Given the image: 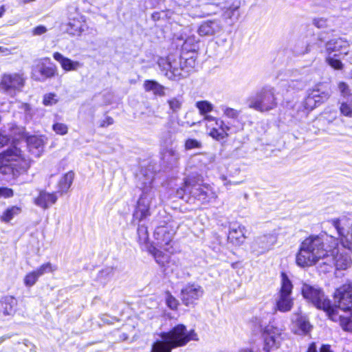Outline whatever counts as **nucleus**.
Wrapping results in <instances>:
<instances>
[{
  "label": "nucleus",
  "mask_w": 352,
  "mask_h": 352,
  "mask_svg": "<svg viewBox=\"0 0 352 352\" xmlns=\"http://www.w3.org/2000/svg\"><path fill=\"white\" fill-rule=\"evenodd\" d=\"M331 268L345 270L351 265V259L343 252H340L338 241L328 236L325 241L319 236H310L300 245L296 255V263L300 267L314 266L320 261Z\"/></svg>",
  "instance_id": "obj_1"
},
{
  "label": "nucleus",
  "mask_w": 352,
  "mask_h": 352,
  "mask_svg": "<svg viewBox=\"0 0 352 352\" xmlns=\"http://www.w3.org/2000/svg\"><path fill=\"white\" fill-rule=\"evenodd\" d=\"M31 164L30 158L16 145L0 153V175L17 177L26 173Z\"/></svg>",
  "instance_id": "obj_2"
},
{
  "label": "nucleus",
  "mask_w": 352,
  "mask_h": 352,
  "mask_svg": "<svg viewBox=\"0 0 352 352\" xmlns=\"http://www.w3.org/2000/svg\"><path fill=\"white\" fill-rule=\"evenodd\" d=\"M197 56L194 53H182L180 56H168L162 59L159 65L164 75L170 80H177L187 77L196 65Z\"/></svg>",
  "instance_id": "obj_3"
},
{
  "label": "nucleus",
  "mask_w": 352,
  "mask_h": 352,
  "mask_svg": "<svg viewBox=\"0 0 352 352\" xmlns=\"http://www.w3.org/2000/svg\"><path fill=\"white\" fill-rule=\"evenodd\" d=\"M162 340L156 341L151 352H171L173 349L186 345L190 340H197L193 330L187 331L183 324H178L168 332L162 333Z\"/></svg>",
  "instance_id": "obj_4"
},
{
  "label": "nucleus",
  "mask_w": 352,
  "mask_h": 352,
  "mask_svg": "<svg viewBox=\"0 0 352 352\" xmlns=\"http://www.w3.org/2000/svg\"><path fill=\"white\" fill-rule=\"evenodd\" d=\"M162 340L156 341L151 352H171L173 349L186 345L190 340H197L193 330L187 331L183 324H178L168 332L162 333Z\"/></svg>",
  "instance_id": "obj_5"
},
{
  "label": "nucleus",
  "mask_w": 352,
  "mask_h": 352,
  "mask_svg": "<svg viewBox=\"0 0 352 352\" xmlns=\"http://www.w3.org/2000/svg\"><path fill=\"white\" fill-rule=\"evenodd\" d=\"M138 242L141 248L146 251L155 259V262L162 267L167 264V273L175 272L181 267L179 261L170 260V256L164 254L162 251L156 248L152 243L149 242L147 228L144 225H139L138 228Z\"/></svg>",
  "instance_id": "obj_6"
},
{
  "label": "nucleus",
  "mask_w": 352,
  "mask_h": 352,
  "mask_svg": "<svg viewBox=\"0 0 352 352\" xmlns=\"http://www.w3.org/2000/svg\"><path fill=\"white\" fill-rule=\"evenodd\" d=\"M301 292L307 301L311 302L317 309L324 311L331 320L336 321L340 318L337 314V309L331 306L330 300L320 288L303 283Z\"/></svg>",
  "instance_id": "obj_7"
},
{
  "label": "nucleus",
  "mask_w": 352,
  "mask_h": 352,
  "mask_svg": "<svg viewBox=\"0 0 352 352\" xmlns=\"http://www.w3.org/2000/svg\"><path fill=\"white\" fill-rule=\"evenodd\" d=\"M349 43L342 38H333L325 44L324 54L327 63L332 68L340 70L343 64L338 58L341 55H347Z\"/></svg>",
  "instance_id": "obj_8"
},
{
  "label": "nucleus",
  "mask_w": 352,
  "mask_h": 352,
  "mask_svg": "<svg viewBox=\"0 0 352 352\" xmlns=\"http://www.w3.org/2000/svg\"><path fill=\"white\" fill-rule=\"evenodd\" d=\"M204 123L208 135L217 141L222 140L229 135L231 127L228 124L221 118L215 116H206L199 122L197 124ZM197 122H187L188 126L196 125Z\"/></svg>",
  "instance_id": "obj_9"
},
{
  "label": "nucleus",
  "mask_w": 352,
  "mask_h": 352,
  "mask_svg": "<svg viewBox=\"0 0 352 352\" xmlns=\"http://www.w3.org/2000/svg\"><path fill=\"white\" fill-rule=\"evenodd\" d=\"M248 106L260 112H265L276 107L272 88L265 87L247 100Z\"/></svg>",
  "instance_id": "obj_10"
},
{
  "label": "nucleus",
  "mask_w": 352,
  "mask_h": 352,
  "mask_svg": "<svg viewBox=\"0 0 352 352\" xmlns=\"http://www.w3.org/2000/svg\"><path fill=\"white\" fill-rule=\"evenodd\" d=\"M151 184V182H150L148 185H146L142 189V193L138 201L133 213L134 221L140 222L150 215V207L155 201L154 190Z\"/></svg>",
  "instance_id": "obj_11"
},
{
  "label": "nucleus",
  "mask_w": 352,
  "mask_h": 352,
  "mask_svg": "<svg viewBox=\"0 0 352 352\" xmlns=\"http://www.w3.org/2000/svg\"><path fill=\"white\" fill-rule=\"evenodd\" d=\"M293 285L286 274H281V287L276 300L277 309L281 312H287L293 307V298L291 297Z\"/></svg>",
  "instance_id": "obj_12"
},
{
  "label": "nucleus",
  "mask_w": 352,
  "mask_h": 352,
  "mask_svg": "<svg viewBox=\"0 0 352 352\" xmlns=\"http://www.w3.org/2000/svg\"><path fill=\"white\" fill-rule=\"evenodd\" d=\"M331 223L338 232L342 245L352 251V220L343 216L332 219Z\"/></svg>",
  "instance_id": "obj_13"
},
{
  "label": "nucleus",
  "mask_w": 352,
  "mask_h": 352,
  "mask_svg": "<svg viewBox=\"0 0 352 352\" xmlns=\"http://www.w3.org/2000/svg\"><path fill=\"white\" fill-rule=\"evenodd\" d=\"M265 352H277L284 339L283 331L273 325H267L263 333Z\"/></svg>",
  "instance_id": "obj_14"
},
{
  "label": "nucleus",
  "mask_w": 352,
  "mask_h": 352,
  "mask_svg": "<svg viewBox=\"0 0 352 352\" xmlns=\"http://www.w3.org/2000/svg\"><path fill=\"white\" fill-rule=\"evenodd\" d=\"M184 191L189 193L202 204L213 203L217 198V195L210 186L195 184L191 186L186 182Z\"/></svg>",
  "instance_id": "obj_15"
},
{
  "label": "nucleus",
  "mask_w": 352,
  "mask_h": 352,
  "mask_svg": "<svg viewBox=\"0 0 352 352\" xmlns=\"http://www.w3.org/2000/svg\"><path fill=\"white\" fill-rule=\"evenodd\" d=\"M173 236L174 232L167 225L158 226L153 234L157 245L160 248V250L162 251V249H163L168 256L170 254H173L174 251L171 245Z\"/></svg>",
  "instance_id": "obj_16"
},
{
  "label": "nucleus",
  "mask_w": 352,
  "mask_h": 352,
  "mask_svg": "<svg viewBox=\"0 0 352 352\" xmlns=\"http://www.w3.org/2000/svg\"><path fill=\"white\" fill-rule=\"evenodd\" d=\"M334 297L338 300L340 309L352 314V283L344 285L336 289Z\"/></svg>",
  "instance_id": "obj_17"
},
{
  "label": "nucleus",
  "mask_w": 352,
  "mask_h": 352,
  "mask_svg": "<svg viewBox=\"0 0 352 352\" xmlns=\"http://www.w3.org/2000/svg\"><path fill=\"white\" fill-rule=\"evenodd\" d=\"M277 241L274 234H265L255 238L252 243L251 249L256 254H263L272 248Z\"/></svg>",
  "instance_id": "obj_18"
},
{
  "label": "nucleus",
  "mask_w": 352,
  "mask_h": 352,
  "mask_svg": "<svg viewBox=\"0 0 352 352\" xmlns=\"http://www.w3.org/2000/svg\"><path fill=\"white\" fill-rule=\"evenodd\" d=\"M203 295L202 287L196 283H188L181 291V299L187 306L195 304Z\"/></svg>",
  "instance_id": "obj_19"
},
{
  "label": "nucleus",
  "mask_w": 352,
  "mask_h": 352,
  "mask_svg": "<svg viewBox=\"0 0 352 352\" xmlns=\"http://www.w3.org/2000/svg\"><path fill=\"white\" fill-rule=\"evenodd\" d=\"M67 26V32L72 36H80L88 28L84 16L78 13L69 18Z\"/></svg>",
  "instance_id": "obj_20"
},
{
  "label": "nucleus",
  "mask_w": 352,
  "mask_h": 352,
  "mask_svg": "<svg viewBox=\"0 0 352 352\" xmlns=\"http://www.w3.org/2000/svg\"><path fill=\"white\" fill-rule=\"evenodd\" d=\"M53 58L60 64V67L65 72H77L83 67L82 63L72 60L58 52L53 54Z\"/></svg>",
  "instance_id": "obj_21"
},
{
  "label": "nucleus",
  "mask_w": 352,
  "mask_h": 352,
  "mask_svg": "<svg viewBox=\"0 0 352 352\" xmlns=\"http://www.w3.org/2000/svg\"><path fill=\"white\" fill-rule=\"evenodd\" d=\"M57 68L55 65H45L41 60L32 70L33 78L39 81L52 78L56 75Z\"/></svg>",
  "instance_id": "obj_22"
},
{
  "label": "nucleus",
  "mask_w": 352,
  "mask_h": 352,
  "mask_svg": "<svg viewBox=\"0 0 352 352\" xmlns=\"http://www.w3.org/2000/svg\"><path fill=\"white\" fill-rule=\"evenodd\" d=\"M245 226L239 223H233L230 228L228 238L232 244L239 245L245 241Z\"/></svg>",
  "instance_id": "obj_23"
},
{
  "label": "nucleus",
  "mask_w": 352,
  "mask_h": 352,
  "mask_svg": "<svg viewBox=\"0 0 352 352\" xmlns=\"http://www.w3.org/2000/svg\"><path fill=\"white\" fill-rule=\"evenodd\" d=\"M293 331L298 335L308 333L311 328V324L305 316L300 314H294L292 316Z\"/></svg>",
  "instance_id": "obj_24"
},
{
  "label": "nucleus",
  "mask_w": 352,
  "mask_h": 352,
  "mask_svg": "<svg viewBox=\"0 0 352 352\" xmlns=\"http://www.w3.org/2000/svg\"><path fill=\"white\" fill-rule=\"evenodd\" d=\"M57 199L58 197L56 192L41 191L38 196L35 198L34 204L43 209H47L54 204Z\"/></svg>",
  "instance_id": "obj_25"
},
{
  "label": "nucleus",
  "mask_w": 352,
  "mask_h": 352,
  "mask_svg": "<svg viewBox=\"0 0 352 352\" xmlns=\"http://www.w3.org/2000/svg\"><path fill=\"white\" fill-rule=\"evenodd\" d=\"M26 143L29 151L34 156L39 157L44 148L43 139L37 135H31L27 138Z\"/></svg>",
  "instance_id": "obj_26"
},
{
  "label": "nucleus",
  "mask_w": 352,
  "mask_h": 352,
  "mask_svg": "<svg viewBox=\"0 0 352 352\" xmlns=\"http://www.w3.org/2000/svg\"><path fill=\"white\" fill-rule=\"evenodd\" d=\"M221 30V24L217 21H208L202 23L199 29L198 34L201 36H211L219 32Z\"/></svg>",
  "instance_id": "obj_27"
},
{
  "label": "nucleus",
  "mask_w": 352,
  "mask_h": 352,
  "mask_svg": "<svg viewBox=\"0 0 352 352\" xmlns=\"http://www.w3.org/2000/svg\"><path fill=\"white\" fill-rule=\"evenodd\" d=\"M23 212L21 205L9 206L0 213V221L4 223H10L14 217L20 215Z\"/></svg>",
  "instance_id": "obj_28"
},
{
  "label": "nucleus",
  "mask_w": 352,
  "mask_h": 352,
  "mask_svg": "<svg viewBox=\"0 0 352 352\" xmlns=\"http://www.w3.org/2000/svg\"><path fill=\"white\" fill-rule=\"evenodd\" d=\"M17 305V300L12 296H6L0 302V311L4 315H12Z\"/></svg>",
  "instance_id": "obj_29"
},
{
  "label": "nucleus",
  "mask_w": 352,
  "mask_h": 352,
  "mask_svg": "<svg viewBox=\"0 0 352 352\" xmlns=\"http://www.w3.org/2000/svg\"><path fill=\"white\" fill-rule=\"evenodd\" d=\"M146 91H151L156 96H163L165 95L164 87L154 80H146L144 83Z\"/></svg>",
  "instance_id": "obj_30"
},
{
  "label": "nucleus",
  "mask_w": 352,
  "mask_h": 352,
  "mask_svg": "<svg viewBox=\"0 0 352 352\" xmlns=\"http://www.w3.org/2000/svg\"><path fill=\"white\" fill-rule=\"evenodd\" d=\"M74 178V173L69 171L65 173L58 182V190L61 193L66 192L70 188Z\"/></svg>",
  "instance_id": "obj_31"
},
{
  "label": "nucleus",
  "mask_w": 352,
  "mask_h": 352,
  "mask_svg": "<svg viewBox=\"0 0 352 352\" xmlns=\"http://www.w3.org/2000/svg\"><path fill=\"white\" fill-rule=\"evenodd\" d=\"M195 107L198 109L199 113L203 118L206 116H212L209 113L213 111L214 105L208 100H200L195 103Z\"/></svg>",
  "instance_id": "obj_32"
},
{
  "label": "nucleus",
  "mask_w": 352,
  "mask_h": 352,
  "mask_svg": "<svg viewBox=\"0 0 352 352\" xmlns=\"http://www.w3.org/2000/svg\"><path fill=\"white\" fill-rule=\"evenodd\" d=\"M239 5L236 6H232L229 8H228L223 14V17L226 20L230 19L232 22V23H234L236 21L238 20L239 17Z\"/></svg>",
  "instance_id": "obj_33"
},
{
  "label": "nucleus",
  "mask_w": 352,
  "mask_h": 352,
  "mask_svg": "<svg viewBox=\"0 0 352 352\" xmlns=\"http://www.w3.org/2000/svg\"><path fill=\"white\" fill-rule=\"evenodd\" d=\"M219 108L225 118L233 120H237L241 113L240 111L231 108L226 104H221Z\"/></svg>",
  "instance_id": "obj_34"
},
{
  "label": "nucleus",
  "mask_w": 352,
  "mask_h": 352,
  "mask_svg": "<svg viewBox=\"0 0 352 352\" xmlns=\"http://www.w3.org/2000/svg\"><path fill=\"white\" fill-rule=\"evenodd\" d=\"M197 41L196 40L195 36L189 37L184 41L183 45V52L182 53H192L194 52L196 55V49H197Z\"/></svg>",
  "instance_id": "obj_35"
},
{
  "label": "nucleus",
  "mask_w": 352,
  "mask_h": 352,
  "mask_svg": "<svg viewBox=\"0 0 352 352\" xmlns=\"http://www.w3.org/2000/svg\"><path fill=\"white\" fill-rule=\"evenodd\" d=\"M180 157L179 153L172 148H167L164 153L163 158L167 160V163L173 164L177 162Z\"/></svg>",
  "instance_id": "obj_36"
},
{
  "label": "nucleus",
  "mask_w": 352,
  "mask_h": 352,
  "mask_svg": "<svg viewBox=\"0 0 352 352\" xmlns=\"http://www.w3.org/2000/svg\"><path fill=\"white\" fill-rule=\"evenodd\" d=\"M56 266L52 265L50 263H46L41 265L38 268L34 270L36 274L39 278L40 276L44 275L46 273L53 272L56 270Z\"/></svg>",
  "instance_id": "obj_37"
},
{
  "label": "nucleus",
  "mask_w": 352,
  "mask_h": 352,
  "mask_svg": "<svg viewBox=\"0 0 352 352\" xmlns=\"http://www.w3.org/2000/svg\"><path fill=\"white\" fill-rule=\"evenodd\" d=\"M167 102L170 109L173 113H176L182 109L183 104V99L182 97H174L168 100Z\"/></svg>",
  "instance_id": "obj_38"
},
{
  "label": "nucleus",
  "mask_w": 352,
  "mask_h": 352,
  "mask_svg": "<svg viewBox=\"0 0 352 352\" xmlns=\"http://www.w3.org/2000/svg\"><path fill=\"white\" fill-rule=\"evenodd\" d=\"M340 111L342 115L351 118L352 117V100L342 101L340 102Z\"/></svg>",
  "instance_id": "obj_39"
},
{
  "label": "nucleus",
  "mask_w": 352,
  "mask_h": 352,
  "mask_svg": "<svg viewBox=\"0 0 352 352\" xmlns=\"http://www.w3.org/2000/svg\"><path fill=\"white\" fill-rule=\"evenodd\" d=\"M202 147V143L201 141L193 139V138H188L184 142V148L186 151L192 150V149H199Z\"/></svg>",
  "instance_id": "obj_40"
},
{
  "label": "nucleus",
  "mask_w": 352,
  "mask_h": 352,
  "mask_svg": "<svg viewBox=\"0 0 352 352\" xmlns=\"http://www.w3.org/2000/svg\"><path fill=\"white\" fill-rule=\"evenodd\" d=\"M316 93H310L308 96L306 98L305 100V107L308 110H312L317 105V101H319V99H316Z\"/></svg>",
  "instance_id": "obj_41"
},
{
  "label": "nucleus",
  "mask_w": 352,
  "mask_h": 352,
  "mask_svg": "<svg viewBox=\"0 0 352 352\" xmlns=\"http://www.w3.org/2000/svg\"><path fill=\"white\" fill-rule=\"evenodd\" d=\"M59 100L58 96L54 93L46 94L43 96V104L45 106H52L56 104Z\"/></svg>",
  "instance_id": "obj_42"
},
{
  "label": "nucleus",
  "mask_w": 352,
  "mask_h": 352,
  "mask_svg": "<svg viewBox=\"0 0 352 352\" xmlns=\"http://www.w3.org/2000/svg\"><path fill=\"white\" fill-rule=\"evenodd\" d=\"M5 92L1 90L0 92V111L1 112H7L9 111L11 107V102L8 101L6 98V96L8 95V94H4Z\"/></svg>",
  "instance_id": "obj_43"
},
{
  "label": "nucleus",
  "mask_w": 352,
  "mask_h": 352,
  "mask_svg": "<svg viewBox=\"0 0 352 352\" xmlns=\"http://www.w3.org/2000/svg\"><path fill=\"white\" fill-rule=\"evenodd\" d=\"M38 277L34 271L28 273L24 278V284L26 287H32L38 280Z\"/></svg>",
  "instance_id": "obj_44"
},
{
  "label": "nucleus",
  "mask_w": 352,
  "mask_h": 352,
  "mask_svg": "<svg viewBox=\"0 0 352 352\" xmlns=\"http://www.w3.org/2000/svg\"><path fill=\"white\" fill-rule=\"evenodd\" d=\"M53 131L58 135H64L68 132L67 124L60 122H55L52 126Z\"/></svg>",
  "instance_id": "obj_45"
},
{
  "label": "nucleus",
  "mask_w": 352,
  "mask_h": 352,
  "mask_svg": "<svg viewBox=\"0 0 352 352\" xmlns=\"http://www.w3.org/2000/svg\"><path fill=\"white\" fill-rule=\"evenodd\" d=\"M15 131H19V133H21L23 129L14 128L12 129V133L10 134L6 133L5 131L3 132V133H0V147L6 144L10 141L11 137H12L13 134L15 133Z\"/></svg>",
  "instance_id": "obj_46"
},
{
  "label": "nucleus",
  "mask_w": 352,
  "mask_h": 352,
  "mask_svg": "<svg viewBox=\"0 0 352 352\" xmlns=\"http://www.w3.org/2000/svg\"><path fill=\"white\" fill-rule=\"evenodd\" d=\"M18 107L23 113L26 118H31L32 116V108L28 103L18 102Z\"/></svg>",
  "instance_id": "obj_47"
},
{
  "label": "nucleus",
  "mask_w": 352,
  "mask_h": 352,
  "mask_svg": "<svg viewBox=\"0 0 352 352\" xmlns=\"http://www.w3.org/2000/svg\"><path fill=\"white\" fill-rule=\"evenodd\" d=\"M338 89L343 98H348L351 95L348 85L344 82H340L338 83Z\"/></svg>",
  "instance_id": "obj_48"
},
{
  "label": "nucleus",
  "mask_w": 352,
  "mask_h": 352,
  "mask_svg": "<svg viewBox=\"0 0 352 352\" xmlns=\"http://www.w3.org/2000/svg\"><path fill=\"white\" fill-rule=\"evenodd\" d=\"M311 93H316V99H319V101H317L318 104L327 100L330 96V93L328 91H322L321 92V91H320V90H313Z\"/></svg>",
  "instance_id": "obj_49"
},
{
  "label": "nucleus",
  "mask_w": 352,
  "mask_h": 352,
  "mask_svg": "<svg viewBox=\"0 0 352 352\" xmlns=\"http://www.w3.org/2000/svg\"><path fill=\"white\" fill-rule=\"evenodd\" d=\"M314 25L318 28H326L329 25V21L324 18H316L313 20Z\"/></svg>",
  "instance_id": "obj_50"
},
{
  "label": "nucleus",
  "mask_w": 352,
  "mask_h": 352,
  "mask_svg": "<svg viewBox=\"0 0 352 352\" xmlns=\"http://www.w3.org/2000/svg\"><path fill=\"white\" fill-rule=\"evenodd\" d=\"M14 196V191L12 189L8 187H0V199L1 198H10Z\"/></svg>",
  "instance_id": "obj_51"
},
{
  "label": "nucleus",
  "mask_w": 352,
  "mask_h": 352,
  "mask_svg": "<svg viewBox=\"0 0 352 352\" xmlns=\"http://www.w3.org/2000/svg\"><path fill=\"white\" fill-rule=\"evenodd\" d=\"M166 304L168 307H170L171 309H175L177 307L178 301L175 298H174L172 295L168 293L166 297Z\"/></svg>",
  "instance_id": "obj_52"
},
{
  "label": "nucleus",
  "mask_w": 352,
  "mask_h": 352,
  "mask_svg": "<svg viewBox=\"0 0 352 352\" xmlns=\"http://www.w3.org/2000/svg\"><path fill=\"white\" fill-rule=\"evenodd\" d=\"M341 324L342 328L345 331H352V319L351 318H343L341 320Z\"/></svg>",
  "instance_id": "obj_53"
},
{
  "label": "nucleus",
  "mask_w": 352,
  "mask_h": 352,
  "mask_svg": "<svg viewBox=\"0 0 352 352\" xmlns=\"http://www.w3.org/2000/svg\"><path fill=\"white\" fill-rule=\"evenodd\" d=\"M15 50V47L8 48L6 47L0 46V54L2 56H8L12 54Z\"/></svg>",
  "instance_id": "obj_54"
},
{
  "label": "nucleus",
  "mask_w": 352,
  "mask_h": 352,
  "mask_svg": "<svg viewBox=\"0 0 352 352\" xmlns=\"http://www.w3.org/2000/svg\"><path fill=\"white\" fill-rule=\"evenodd\" d=\"M47 32V28L43 25H38L33 29L32 33L34 35H41Z\"/></svg>",
  "instance_id": "obj_55"
},
{
  "label": "nucleus",
  "mask_w": 352,
  "mask_h": 352,
  "mask_svg": "<svg viewBox=\"0 0 352 352\" xmlns=\"http://www.w3.org/2000/svg\"><path fill=\"white\" fill-rule=\"evenodd\" d=\"M113 123V120L111 117H106L103 120L100 122V126L107 127L109 125H111Z\"/></svg>",
  "instance_id": "obj_56"
},
{
  "label": "nucleus",
  "mask_w": 352,
  "mask_h": 352,
  "mask_svg": "<svg viewBox=\"0 0 352 352\" xmlns=\"http://www.w3.org/2000/svg\"><path fill=\"white\" fill-rule=\"evenodd\" d=\"M101 320L104 322V323L111 324L113 322L116 318L109 317L107 315H102L101 316Z\"/></svg>",
  "instance_id": "obj_57"
},
{
  "label": "nucleus",
  "mask_w": 352,
  "mask_h": 352,
  "mask_svg": "<svg viewBox=\"0 0 352 352\" xmlns=\"http://www.w3.org/2000/svg\"><path fill=\"white\" fill-rule=\"evenodd\" d=\"M320 352H333L329 344H323L320 348Z\"/></svg>",
  "instance_id": "obj_58"
},
{
  "label": "nucleus",
  "mask_w": 352,
  "mask_h": 352,
  "mask_svg": "<svg viewBox=\"0 0 352 352\" xmlns=\"http://www.w3.org/2000/svg\"><path fill=\"white\" fill-rule=\"evenodd\" d=\"M307 352H318L316 345L314 342L309 345Z\"/></svg>",
  "instance_id": "obj_59"
},
{
  "label": "nucleus",
  "mask_w": 352,
  "mask_h": 352,
  "mask_svg": "<svg viewBox=\"0 0 352 352\" xmlns=\"http://www.w3.org/2000/svg\"><path fill=\"white\" fill-rule=\"evenodd\" d=\"M237 352H254L252 349L250 348H243L239 349Z\"/></svg>",
  "instance_id": "obj_60"
},
{
  "label": "nucleus",
  "mask_w": 352,
  "mask_h": 352,
  "mask_svg": "<svg viewBox=\"0 0 352 352\" xmlns=\"http://www.w3.org/2000/svg\"><path fill=\"white\" fill-rule=\"evenodd\" d=\"M309 51H310V48H309V46H307V47H305V50L301 51V52H298V51H296V52H297L298 53H299V54H305V53H308Z\"/></svg>",
  "instance_id": "obj_61"
},
{
  "label": "nucleus",
  "mask_w": 352,
  "mask_h": 352,
  "mask_svg": "<svg viewBox=\"0 0 352 352\" xmlns=\"http://www.w3.org/2000/svg\"><path fill=\"white\" fill-rule=\"evenodd\" d=\"M5 11H6L5 6H1L0 7V18L3 15Z\"/></svg>",
  "instance_id": "obj_62"
},
{
  "label": "nucleus",
  "mask_w": 352,
  "mask_h": 352,
  "mask_svg": "<svg viewBox=\"0 0 352 352\" xmlns=\"http://www.w3.org/2000/svg\"><path fill=\"white\" fill-rule=\"evenodd\" d=\"M35 0H20L19 2L21 4H25V3H29L33 2Z\"/></svg>",
  "instance_id": "obj_63"
}]
</instances>
